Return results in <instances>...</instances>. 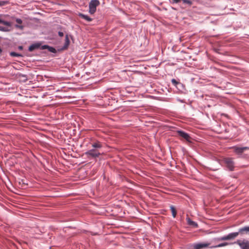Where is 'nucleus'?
Returning a JSON list of instances; mask_svg holds the SVG:
<instances>
[{
  "mask_svg": "<svg viewBox=\"0 0 249 249\" xmlns=\"http://www.w3.org/2000/svg\"><path fill=\"white\" fill-rule=\"evenodd\" d=\"M223 162L226 167L230 171H233L234 168V161L232 158H225L223 160Z\"/></svg>",
  "mask_w": 249,
  "mask_h": 249,
  "instance_id": "obj_1",
  "label": "nucleus"
},
{
  "mask_svg": "<svg viewBox=\"0 0 249 249\" xmlns=\"http://www.w3.org/2000/svg\"><path fill=\"white\" fill-rule=\"evenodd\" d=\"M210 243H195L189 245V249H202L207 248L210 245Z\"/></svg>",
  "mask_w": 249,
  "mask_h": 249,
  "instance_id": "obj_2",
  "label": "nucleus"
},
{
  "mask_svg": "<svg viewBox=\"0 0 249 249\" xmlns=\"http://www.w3.org/2000/svg\"><path fill=\"white\" fill-rule=\"evenodd\" d=\"M100 4L98 0H91L89 3V13L93 14L96 11V7Z\"/></svg>",
  "mask_w": 249,
  "mask_h": 249,
  "instance_id": "obj_3",
  "label": "nucleus"
},
{
  "mask_svg": "<svg viewBox=\"0 0 249 249\" xmlns=\"http://www.w3.org/2000/svg\"><path fill=\"white\" fill-rule=\"evenodd\" d=\"M177 133L181 139H184L189 142H192V139L187 133L181 130H179L177 131Z\"/></svg>",
  "mask_w": 249,
  "mask_h": 249,
  "instance_id": "obj_4",
  "label": "nucleus"
},
{
  "mask_svg": "<svg viewBox=\"0 0 249 249\" xmlns=\"http://www.w3.org/2000/svg\"><path fill=\"white\" fill-rule=\"evenodd\" d=\"M233 151L238 155L242 154L245 151L248 150L249 148L248 147H239L237 146H233L231 147Z\"/></svg>",
  "mask_w": 249,
  "mask_h": 249,
  "instance_id": "obj_5",
  "label": "nucleus"
},
{
  "mask_svg": "<svg viewBox=\"0 0 249 249\" xmlns=\"http://www.w3.org/2000/svg\"><path fill=\"white\" fill-rule=\"evenodd\" d=\"M237 244L242 249H249V241L246 240L237 241Z\"/></svg>",
  "mask_w": 249,
  "mask_h": 249,
  "instance_id": "obj_6",
  "label": "nucleus"
},
{
  "mask_svg": "<svg viewBox=\"0 0 249 249\" xmlns=\"http://www.w3.org/2000/svg\"><path fill=\"white\" fill-rule=\"evenodd\" d=\"M100 154V153L95 149H91L85 153V155H86L88 158H89L90 157L96 158L98 157Z\"/></svg>",
  "mask_w": 249,
  "mask_h": 249,
  "instance_id": "obj_7",
  "label": "nucleus"
},
{
  "mask_svg": "<svg viewBox=\"0 0 249 249\" xmlns=\"http://www.w3.org/2000/svg\"><path fill=\"white\" fill-rule=\"evenodd\" d=\"M16 21L18 24L15 25V27L17 29L23 30L24 27H23V26L21 25V24L22 23V20L21 19L17 18L16 19Z\"/></svg>",
  "mask_w": 249,
  "mask_h": 249,
  "instance_id": "obj_8",
  "label": "nucleus"
},
{
  "mask_svg": "<svg viewBox=\"0 0 249 249\" xmlns=\"http://www.w3.org/2000/svg\"><path fill=\"white\" fill-rule=\"evenodd\" d=\"M186 220H187L188 225L192 226L194 227H198L197 224L196 222L192 221L190 218L187 217L186 218Z\"/></svg>",
  "mask_w": 249,
  "mask_h": 249,
  "instance_id": "obj_9",
  "label": "nucleus"
},
{
  "mask_svg": "<svg viewBox=\"0 0 249 249\" xmlns=\"http://www.w3.org/2000/svg\"><path fill=\"white\" fill-rule=\"evenodd\" d=\"M239 234V232H235L229 234L228 235L229 240L233 239L236 238Z\"/></svg>",
  "mask_w": 249,
  "mask_h": 249,
  "instance_id": "obj_10",
  "label": "nucleus"
},
{
  "mask_svg": "<svg viewBox=\"0 0 249 249\" xmlns=\"http://www.w3.org/2000/svg\"><path fill=\"white\" fill-rule=\"evenodd\" d=\"M39 47H40L39 44L36 43V44H32L29 47V51L30 52H32L34 50H35V49L39 48Z\"/></svg>",
  "mask_w": 249,
  "mask_h": 249,
  "instance_id": "obj_11",
  "label": "nucleus"
},
{
  "mask_svg": "<svg viewBox=\"0 0 249 249\" xmlns=\"http://www.w3.org/2000/svg\"><path fill=\"white\" fill-rule=\"evenodd\" d=\"M70 41L68 36L67 35L65 36V43H64V46L63 47V48L64 49H67L70 45Z\"/></svg>",
  "mask_w": 249,
  "mask_h": 249,
  "instance_id": "obj_12",
  "label": "nucleus"
},
{
  "mask_svg": "<svg viewBox=\"0 0 249 249\" xmlns=\"http://www.w3.org/2000/svg\"><path fill=\"white\" fill-rule=\"evenodd\" d=\"M79 16L80 18H82L86 20L87 21H88L89 22H90V21H92V18H90L89 16H87V15H84L83 14L80 13L79 14Z\"/></svg>",
  "mask_w": 249,
  "mask_h": 249,
  "instance_id": "obj_13",
  "label": "nucleus"
},
{
  "mask_svg": "<svg viewBox=\"0 0 249 249\" xmlns=\"http://www.w3.org/2000/svg\"><path fill=\"white\" fill-rule=\"evenodd\" d=\"M239 233H243L245 232H249V226L248 227H245L242 228H241L239 230Z\"/></svg>",
  "mask_w": 249,
  "mask_h": 249,
  "instance_id": "obj_14",
  "label": "nucleus"
},
{
  "mask_svg": "<svg viewBox=\"0 0 249 249\" xmlns=\"http://www.w3.org/2000/svg\"><path fill=\"white\" fill-rule=\"evenodd\" d=\"M170 209H171V212H172V216L174 217H175L176 216V215H177V211H176V210L174 206H171L170 207Z\"/></svg>",
  "mask_w": 249,
  "mask_h": 249,
  "instance_id": "obj_15",
  "label": "nucleus"
},
{
  "mask_svg": "<svg viewBox=\"0 0 249 249\" xmlns=\"http://www.w3.org/2000/svg\"><path fill=\"white\" fill-rule=\"evenodd\" d=\"M0 23L2 24H3L4 25H6V26H11L10 22H9L8 21L3 20L0 18Z\"/></svg>",
  "mask_w": 249,
  "mask_h": 249,
  "instance_id": "obj_16",
  "label": "nucleus"
},
{
  "mask_svg": "<svg viewBox=\"0 0 249 249\" xmlns=\"http://www.w3.org/2000/svg\"><path fill=\"white\" fill-rule=\"evenodd\" d=\"M228 245V243L225 242V243H223L218 244V245H216V246H213V247H211V248H219V247H222L226 246H227Z\"/></svg>",
  "mask_w": 249,
  "mask_h": 249,
  "instance_id": "obj_17",
  "label": "nucleus"
},
{
  "mask_svg": "<svg viewBox=\"0 0 249 249\" xmlns=\"http://www.w3.org/2000/svg\"><path fill=\"white\" fill-rule=\"evenodd\" d=\"M92 147L94 148H101L102 145L100 142L94 143L92 144Z\"/></svg>",
  "mask_w": 249,
  "mask_h": 249,
  "instance_id": "obj_18",
  "label": "nucleus"
},
{
  "mask_svg": "<svg viewBox=\"0 0 249 249\" xmlns=\"http://www.w3.org/2000/svg\"><path fill=\"white\" fill-rule=\"evenodd\" d=\"M228 240H229V238H228V235L224 236L223 237L219 238L218 239V240H219V241Z\"/></svg>",
  "mask_w": 249,
  "mask_h": 249,
  "instance_id": "obj_19",
  "label": "nucleus"
},
{
  "mask_svg": "<svg viewBox=\"0 0 249 249\" xmlns=\"http://www.w3.org/2000/svg\"><path fill=\"white\" fill-rule=\"evenodd\" d=\"M10 55L12 56H21V55L19 54V53H16L15 52H11L10 53Z\"/></svg>",
  "mask_w": 249,
  "mask_h": 249,
  "instance_id": "obj_20",
  "label": "nucleus"
},
{
  "mask_svg": "<svg viewBox=\"0 0 249 249\" xmlns=\"http://www.w3.org/2000/svg\"><path fill=\"white\" fill-rule=\"evenodd\" d=\"M48 49L51 53H55L56 52V50L52 47L49 46Z\"/></svg>",
  "mask_w": 249,
  "mask_h": 249,
  "instance_id": "obj_21",
  "label": "nucleus"
},
{
  "mask_svg": "<svg viewBox=\"0 0 249 249\" xmlns=\"http://www.w3.org/2000/svg\"><path fill=\"white\" fill-rule=\"evenodd\" d=\"M8 3L7 1H0V6H4Z\"/></svg>",
  "mask_w": 249,
  "mask_h": 249,
  "instance_id": "obj_22",
  "label": "nucleus"
},
{
  "mask_svg": "<svg viewBox=\"0 0 249 249\" xmlns=\"http://www.w3.org/2000/svg\"><path fill=\"white\" fill-rule=\"evenodd\" d=\"M183 1L185 3H187V4H192V2L190 0H183Z\"/></svg>",
  "mask_w": 249,
  "mask_h": 249,
  "instance_id": "obj_23",
  "label": "nucleus"
},
{
  "mask_svg": "<svg viewBox=\"0 0 249 249\" xmlns=\"http://www.w3.org/2000/svg\"><path fill=\"white\" fill-rule=\"evenodd\" d=\"M172 83H173V84H175V85H176V84H177L178 83L176 81V80L175 79H173L172 80Z\"/></svg>",
  "mask_w": 249,
  "mask_h": 249,
  "instance_id": "obj_24",
  "label": "nucleus"
},
{
  "mask_svg": "<svg viewBox=\"0 0 249 249\" xmlns=\"http://www.w3.org/2000/svg\"><path fill=\"white\" fill-rule=\"evenodd\" d=\"M58 35H59L60 36L62 37V36H64V34H63V32H58Z\"/></svg>",
  "mask_w": 249,
  "mask_h": 249,
  "instance_id": "obj_25",
  "label": "nucleus"
},
{
  "mask_svg": "<svg viewBox=\"0 0 249 249\" xmlns=\"http://www.w3.org/2000/svg\"><path fill=\"white\" fill-rule=\"evenodd\" d=\"M48 47H49V46H48V45H44V46H42L41 48L42 49H48Z\"/></svg>",
  "mask_w": 249,
  "mask_h": 249,
  "instance_id": "obj_26",
  "label": "nucleus"
},
{
  "mask_svg": "<svg viewBox=\"0 0 249 249\" xmlns=\"http://www.w3.org/2000/svg\"><path fill=\"white\" fill-rule=\"evenodd\" d=\"M181 0H173V1L176 3H178V2H180Z\"/></svg>",
  "mask_w": 249,
  "mask_h": 249,
  "instance_id": "obj_27",
  "label": "nucleus"
},
{
  "mask_svg": "<svg viewBox=\"0 0 249 249\" xmlns=\"http://www.w3.org/2000/svg\"><path fill=\"white\" fill-rule=\"evenodd\" d=\"M0 31H4V28L0 26Z\"/></svg>",
  "mask_w": 249,
  "mask_h": 249,
  "instance_id": "obj_28",
  "label": "nucleus"
},
{
  "mask_svg": "<svg viewBox=\"0 0 249 249\" xmlns=\"http://www.w3.org/2000/svg\"><path fill=\"white\" fill-rule=\"evenodd\" d=\"M2 52V50L1 49V48L0 47V53Z\"/></svg>",
  "mask_w": 249,
  "mask_h": 249,
  "instance_id": "obj_29",
  "label": "nucleus"
},
{
  "mask_svg": "<svg viewBox=\"0 0 249 249\" xmlns=\"http://www.w3.org/2000/svg\"><path fill=\"white\" fill-rule=\"evenodd\" d=\"M22 48V47H19V49H21Z\"/></svg>",
  "mask_w": 249,
  "mask_h": 249,
  "instance_id": "obj_30",
  "label": "nucleus"
}]
</instances>
